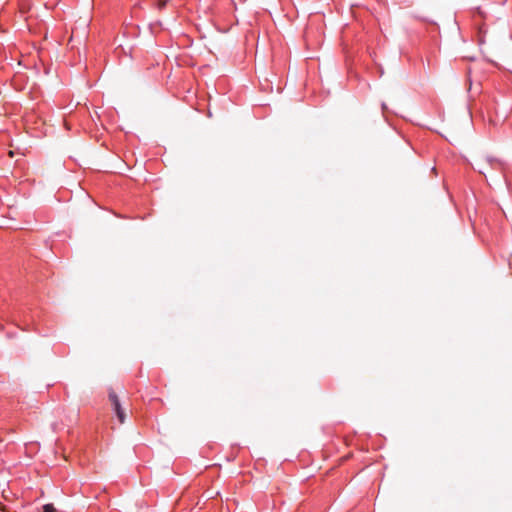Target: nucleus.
Segmentation results:
<instances>
[{
    "mask_svg": "<svg viewBox=\"0 0 512 512\" xmlns=\"http://www.w3.org/2000/svg\"><path fill=\"white\" fill-rule=\"evenodd\" d=\"M488 168L501 171L503 169V162L492 156H479L475 159L474 169L480 174L486 176Z\"/></svg>",
    "mask_w": 512,
    "mask_h": 512,
    "instance_id": "nucleus-1",
    "label": "nucleus"
},
{
    "mask_svg": "<svg viewBox=\"0 0 512 512\" xmlns=\"http://www.w3.org/2000/svg\"><path fill=\"white\" fill-rule=\"evenodd\" d=\"M108 398L117 418L119 419V422L124 423L126 419V413L125 409L122 407L119 396L116 394L114 390L110 389Z\"/></svg>",
    "mask_w": 512,
    "mask_h": 512,
    "instance_id": "nucleus-2",
    "label": "nucleus"
},
{
    "mask_svg": "<svg viewBox=\"0 0 512 512\" xmlns=\"http://www.w3.org/2000/svg\"><path fill=\"white\" fill-rule=\"evenodd\" d=\"M44 512H56V509L53 504H46L43 506Z\"/></svg>",
    "mask_w": 512,
    "mask_h": 512,
    "instance_id": "nucleus-3",
    "label": "nucleus"
},
{
    "mask_svg": "<svg viewBox=\"0 0 512 512\" xmlns=\"http://www.w3.org/2000/svg\"><path fill=\"white\" fill-rule=\"evenodd\" d=\"M168 0H159L157 3V7L159 10H162L166 7Z\"/></svg>",
    "mask_w": 512,
    "mask_h": 512,
    "instance_id": "nucleus-4",
    "label": "nucleus"
}]
</instances>
